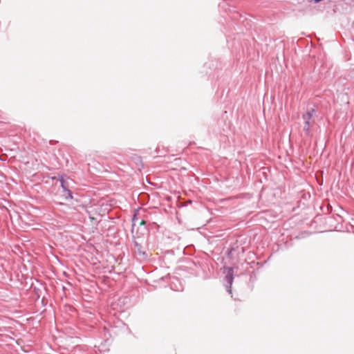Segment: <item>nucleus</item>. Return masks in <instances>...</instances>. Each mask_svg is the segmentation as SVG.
I'll return each instance as SVG.
<instances>
[{
  "mask_svg": "<svg viewBox=\"0 0 354 354\" xmlns=\"http://www.w3.org/2000/svg\"><path fill=\"white\" fill-rule=\"evenodd\" d=\"M315 113V110L314 109H310L308 110L305 114L302 115V118L304 120V124L303 127V131L306 136H311V122L310 120Z\"/></svg>",
  "mask_w": 354,
  "mask_h": 354,
  "instance_id": "f257e3e1",
  "label": "nucleus"
},
{
  "mask_svg": "<svg viewBox=\"0 0 354 354\" xmlns=\"http://www.w3.org/2000/svg\"><path fill=\"white\" fill-rule=\"evenodd\" d=\"M136 219H137V218H136V215H133V218H132L133 227L135 225L134 222H135Z\"/></svg>",
  "mask_w": 354,
  "mask_h": 354,
  "instance_id": "39448f33",
  "label": "nucleus"
},
{
  "mask_svg": "<svg viewBox=\"0 0 354 354\" xmlns=\"http://www.w3.org/2000/svg\"><path fill=\"white\" fill-rule=\"evenodd\" d=\"M63 196L65 198V196H68V193H63Z\"/></svg>",
  "mask_w": 354,
  "mask_h": 354,
  "instance_id": "0eeeda50",
  "label": "nucleus"
},
{
  "mask_svg": "<svg viewBox=\"0 0 354 354\" xmlns=\"http://www.w3.org/2000/svg\"><path fill=\"white\" fill-rule=\"evenodd\" d=\"M133 244L135 246V249H134L135 253L140 255L143 259L147 258V255L146 252L144 250H142L141 245L136 241H135Z\"/></svg>",
  "mask_w": 354,
  "mask_h": 354,
  "instance_id": "20e7f679",
  "label": "nucleus"
},
{
  "mask_svg": "<svg viewBox=\"0 0 354 354\" xmlns=\"http://www.w3.org/2000/svg\"><path fill=\"white\" fill-rule=\"evenodd\" d=\"M226 270L225 280L228 283V285L226 286V290L230 294H232V284L234 281V268L229 267L227 268Z\"/></svg>",
  "mask_w": 354,
  "mask_h": 354,
  "instance_id": "7ed1b4c3",
  "label": "nucleus"
},
{
  "mask_svg": "<svg viewBox=\"0 0 354 354\" xmlns=\"http://www.w3.org/2000/svg\"><path fill=\"white\" fill-rule=\"evenodd\" d=\"M145 221L144 220H142L140 221V225H145Z\"/></svg>",
  "mask_w": 354,
  "mask_h": 354,
  "instance_id": "423d86ee",
  "label": "nucleus"
},
{
  "mask_svg": "<svg viewBox=\"0 0 354 354\" xmlns=\"http://www.w3.org/2000/svg\"><path fill=\"white\" fill-rule=\"evenodd\" d=\"M61 187L62 188L63 193H68V196H65V199H72L73 198V193L70 189L71 183H73V180L70 178H65L63 176H61L59 178Z\"/></svg>",
  "mask_w": 354,
  "mask_h": 354,
  "instance_id": "f03ea898",
  "label": "nucleus"
}]
</instances>
